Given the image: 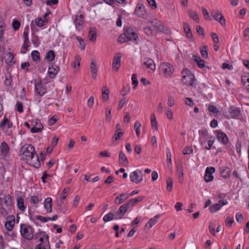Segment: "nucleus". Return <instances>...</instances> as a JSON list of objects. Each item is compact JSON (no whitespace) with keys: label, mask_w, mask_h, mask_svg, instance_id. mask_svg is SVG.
I'll list each match as a JSON object with an SVG mask.
<instances>
[{"label":"nucleus","mask_w":249,"mask_h":249,"mask_svg":"<svg viewBox=\"0 0 249 249\" xmlns=\"http://www.w3.org/2000/svg\"><path fill=\"white\" fill-rule=\"evenodd\" d=\"M22 158L26 160L27 163L36 168L40 166L38 156L35 150L34 147L31 144H25L23 145L20 150Z\"/></svg>","instance_id":"f257e3e1"},{"label":"nucleus","mask_w":249,"mask_h":249,"mask_svg":"<svg viewBox=\"0 0 249 249\" xmlns=\"http://www.w3.org/2000/svg\"><path fill=\"white\" fill-rule=\"evenodd\" d=\"M138 39V36L131 28H124V33L119 36L118 41L124 43L127 41H136Z\"/></svg>","instance_id":"f03ea898"},{"label":"nucleus","mask_w":249,"mask_h":249,"mask_svg":"<svg viewBox=\"0 0 249 249\" xmlns=\"http://www.w3.org/2000/svg\"><path fill=\"white\" fill-rule=\"evenodd\" d=\"M20 231L22 236L25 239L31 240L34 237V229L29 225H20Z\"/></svg>","instance_id":"7ed1b4c3"},{"label":"nucleus","mask_w":249,"mask_h":249,"mask_svg":"<svg viewBox=\"0 0 249 249\" xmlns=\"http://www.w3.org/2000/svg\"><path fill=\"white\" fill-rule=\"evenodd\" d=\"M129 178L132 182L138 184L143 180L142 171L139 169L136 170L130 173Z\"/></svg>","instance_id":"20e7f679"},{"label":"nucleus","mask_w":249,"mask_h":249,"mask_svg":"<svg viewBox=\"0 0 249 249\" xmlns=\"http://www.w3.org/2000/svg\"><path fill=\"white\" fill-rule=\"evenodd\" d=\"M160 69L165 76L171 75L174 71L173 66L167 62L161 64L160 66Z\"/></svg>","instance_id":"39448f33"},{"label":"nucleus","mask_w":249,"mask_h":249,"mask_svg":"<svg viewBox=\"0 0 249 249\" xmlns=\"http://www.w3.org/2000/svg\"><path fill=\"white\" fill-rule=\"evenodd\" d=\"M153 26L158 29L159 31L168 34L169 30L167 27H165L162 22L154 19L151 21Z\"/></svg>","instance_id":"423d86ee"},{"label":"nucleus","mask_w":249,"mask_h":249,"mask_svg":"<svg viewBox=\"0 0 249 249\" xmlns=\"http://www.w3.org/2000/svg\"><path fill=\"white\" fill-rule=\"evenodd\" d=\"M199 139L201 144H204L209 139H212L213 136H209L208 130L206 129L199 130Z\"/></svg>","instance_id":"0eeeda50"},{"label":"nucleus","mask_w":249,"mask_h":249,"mask_svg":"<svg viewBox=\"0 0 249 249\" xmlns=\"http://www.w3.org/2000/svg\"><path fill=\"white\" fill-rule=\"evenodd\" d=\"M189 81V85L191 87V89H195L196 88V86L198 85V82L197 79L196 78L195 76L188 70V81Z\"/></svg>","instance_id":"6e6552de"},{"label":"nucleus","mask_w":249,"mask_h":249,"mask_svg":"<svg viewBox=\"0 0 249 249\" xmlns=\"http://www.w3.org/2000/svg\"><path fill=\"white\" fill-rule=\"evenodd\" d=\"M35 86V90L39 96H42L46 93L47 89L44 86L42 81H37L36 80Z\"/></svg>","instance_id":"1a4fd4ad"},{"label":"nucleus","mask_w":249,"mask_h":249,"mask_svg":"<svg viewBox=\"0 0 249 249\" xmlns=\"http://www.w3.org/2000/svg\"><path fill=\"white\" fill-rule=\"evenodd\" d=\"M130 208H132V207L130 206L128 201L121 206L116 212L119 218L120 219L122 218L123 216L126 213L127 210Z\"/></svg>","instance_id":"9d476101"},{"label":"nucleus","mask_w":249,"mask_h":249,"mask_svg":"<svg viewBox=\"0 0 249 249\" xmlns=\"http://www.w3.org/2000/svg\"><path fill=\"white\" fill-rule=\"evenodd\" d=\"M215 171V168L213 167H208L206 168L204 177V179L206 182H210L213 180V173Z\"/></svg>","instance_id":"9b49d317"},{"label":"nucleus","mask_w":249,"mask_h":249,"mask_svg":"<svg viewBox=\"0 0 249 249\" xmlns=\"http://www.w3.org/2000/svg\"><path fill=\"white\" fill-rule=\"evenodd\" d=\"M60 70L59 67L54 63L49 66L48 75L50 78H54Z\"/></svg>","instance_id":"f8f14e48"},{"label":"nucleus","mask_w":249,"mask_h":249,"mask_svg":"<svg viewBox=\"0 0 249 249\" xmlns=\"http://www.w3.org/2000/svg\"><path fill=\"white\" fill-rule=\"evenodd\" d=\"M134 13L138 17L143 18H145L147 15L144 6L140 3L137 5Z\"/></svg>","instance_id":"ddd939ff"},{"label":"nucleus","mask_w":249,"mask_h":249,"mask_svg":"<svg viewBox=\"0 0 249 249\" xmlns=\"http://www.w3.org/2000/svg\"><path fill=\"white\" fill-rule=\"evenodd\" d=\"M227 204L228 202L227 200L223 199L220 200L218 203L214 205H211L209 207L210 211L211 213H214L216 211L219 210L223 206Z\"/></svg>","instance_id":"4468645a"},{"label":"nucleus","mask_w":249,"mask_h":249,"mask_svg":"<svg viewBox=\"0 0 249 249\" xmlns=\"http://www.w3.org/2000/svg\"><path fill=\"white\" fill-rule=\"evenodd\" d=\"M84 22V17L82 14H77L75 16L74 23L76 29L77 30H80L82 28V25Z\"/></svg>","instance_id":"2eb2a0df"},{"label":"nucleus","mask_w":249,"mask_h":249,"mask_svg":"<svg viewBox=\"0 0 249 249\" xmlns=\"http://www.w3.org/2000/svg\"><path fill=\"white\" fill-rule=\"evenodd\" d=\"M0 204L1 206L4 204L7 208H10L12 204L11 196L8 194L4 196L3 197H0Z\"/></svg>","instance_id":"dca6fc26"},{"label":"nucleus","mask_w":249,"mask_h":249,"mask_svg":"<svg viewBox=\"0 0 249 249\" xmlns=\"http://www.w3.org/2000/svg\"><path fill=\"white\" fill-rule=\"evenodd\" d=\"M5 224V228L9 231H12L15 223V217L13 215L8 216Z\"/></svg>","instance_id":"f3484780"},{"label":"nucleus","mask_w":249,"mask_h":249,"mask_svg":"<svg viewBox=\"0 0 249 249\" xmlns=\"http://www.w3.org/2000/svg\"><path fill=\"white\" fill-rule=\"evenodd\" d=\"M212 15L214 19L218 21L222 26H225L226 25L225 18L220 12L218 11L213 12Z\"/></svg>","instance_id":"a211bd4d"},{"label":"nucleus","mask_w":249,"mask_h":249,"mask_svg":"<svg viewBox=\"0 0 249 249\" xmlns=\"http://www.w3.org/2000/svg\"><path fill=\"white\" fill-rule=\"evenodd\" d=\"M121 55L120 53H117L113 58L112 63V69H115L117 71L121 66Z\"/></svg>","instance_id":"6ab92c4d"},{"label":"nucleus","mask_w":249,"mask_h":249,"mask_svg":"<svg viewBox=\"0 0 249 249\" xmlns=\"http://www.w3.org/2000/svg\"><path fill=\"white\" fill-rule=\"evenodd\" d=\"M0 149L2 156L6 157L8 155L10 148L8 144L5 141L1 142L0 146Z\"/></svg>","instance_id":"aec40b11"},{"label":"nucleus","mask_w":249,"mask_h":249,"mask_svg":"<svg viewBox=\"0 0 249 249\" xmlns=\"http://www.w3.org/2000/svg\"><path fill=\"white\" fill-rule=\"evenodd\" d=\"M216 136L218 141L224 144H226L229 142L227 135L223 132L217 131Z\"/></svg>","instance_id":"412c9836"},{"label":"nucleus","mask_w":249,"mask_h":249,"mask_svg":"<svg viewBox=\"0 0 249 249\" xmlns=\"http://www.w3.org/2000/svg\"><path fill=\"white\" fill-rule=\"evenodd\" d=\"M128 198V194L126 193H122L116 197L114 203L117 205L120 204Z\"/></svg>","instance_id":"4be33fe9"},{"label":"nucleus","mask_w":249,"mask_h":249,"mask_svg":"<svg viewBox=\"0 0 249 249\" xmlns=\"http://www.w3.org/2000/svg\"><path fill=\"white\" fill-rule=\"evenodd\" d=\"M193 59L196 61L197 66L200 69H203L206 67L205 61L202 59L199 55L196 54L194 55L193 56Z\"/></svg>","instance_id":"5701e85b"},{"label":"nucleus","mask_w":249,"mask_h":249,"mask_svg":"<svg viewBox=\"0 0 249 249\" xmlns=\"http://www.w3.org/2000/svg\"><path fill=\"white\" fill-rule=\"evenodd\" d=\"M52 199L51 197L46 198L44 202V206L48 213L52 212Z\"/></svg>","instance_id":"b1692460"},{"label":"nucleus","mask_w":249,"mask_h":249,"mask_svg":"<svg viewBox=\"0 0 249 249\" xmlns=\"http://www.w3.org/2000/svg\"><path fill=\"white\" fill-rule=\"evenodd\" d=\"M177 174L178 175V181L180 183H182L183 182V165L180 162L179 163L178 162L177 169Z\"/></svg>","instance_id":"393cba45"},{"label":"nucleus","mask_w":249,"mask_h":249,"mask_svg":"<svg viewBox=\"0 0 249 249\" xmlns=\"http://www.w3.org/2000/svg\"><path fill=\"white\" fill-rule=\"evenodd\" d=\"M228 112L230 114V117L232 118L238 117L240 113V109L235 107H231L229 108Z\"/></svg>","instance_id":"a878e982"},{"label":"nucleus","mask_w":249,"mask_h":249,"mask_svg":"<svg viewBox=\"0 0 249 249\" xmlns=\"http://www.w3.org/2000/svg\"><path fill=\"white\" fill-rule=\"evenodd\" d=\"M120 219V218H119L118 216L117 215V213H116L115 214L112 213H109L106 214L103 217V220L105 222H107L110 221L112 220H116V219Z\"/></svg>","instance_id":"bb28decb"},{"label":"nucleus","mask_w":249,"mask_h":249,"mask_svg":"<svg viewBox=\"0 0 249 249\" xmlns=\"http://www.w3.org/2000/svg\"><path fill=\"white\" fill-rule=\"evenodd\" d=\"M143 65H145L147 68L150 69L153 72H154L156 69L155 64L152 59H147V60L143 63Z\"/></svg>","instance_id":"cd10ccee"},{"label":"nucleus","mask_w":249,"mask_h":249,"mask_svg":"<svg viewBox=\"0 0 249 249\" xmlns=\"http://www.w3.org/2000/svg\"><path fill=\"white\" fill-rule=\"evenodd\" d=\"M160 215H156L154 217L151 218L148 222L146 224V227H149L150 228H152L154 225H155L158 221V219L159 218Z\"/></svg>","instance_id":"c85d7f7f"},{"label":"nucleus","mask_w":249,"mask_h":249,"mask_svg":"<svg viewBox=\"0 0 249 249\" xmlns=\"http://www.w3.org/2000/svg\"><path fill=\"white\" fill-rule=\"evenodd\" d=\"M119 160L120 163L123 165H127L128 164L127 159L123 151H121L119 153Z\"/></svg>","instance_id":"c756f323"},{"label":"nucleus","mask_w":249,"mask_h":249,"mask_svg":"<svg viewBox=\"0 0 249 249\" xmlns=\"http://www.w3.org/2000/svg\"><path fill=\"white\" fill-rule=\"evenodd\" d=\"M228 168L227 167L222 166L220 168V173L221 176L224 178H228L231 176V171L228 170Z\"/></svg>","instance_id":"7c9ffc66"},{"label":"nucleus","mask_w":249,"mask_h":249,"mask_svg":"<svg viewBox=\"0 0 249 249\" xmlns=\"http://www.w3.org/2000/svg\"><path fill=\"white\" fill-rule=\"evenodd\" d=\"M90 69L92 73V78L95 79L97 77V68L95 62L92 61L91 62Z\"/></svg>","instance_id":"2f4dec72"},{"label":"nucleus","mask_w":249,"mask_h":249,"mask_svg":"<svg viewBox=\"0 0 249 249\" xmlns=\"http://www.w3.org/2000/svg\"><path fill=\"white\" fill-rule=\"evenodd\" d=\"M24 198L21 197H18L17 198V206L21 211H24L26 209V207L24 204Z\"/></svg>","instance_id":"473e14b6"},{"label":"nucleus","mask_w":249,"mask_h":249,"mask_svg":"<svg viewBox=\"0 0 249 249\" xmlns=\"http://www.w3.org/2000/svg\"><path fill=\"white\" fill-rule=\"evenodd\" d=\"M109 91L106 87H103L102 91V98L104 101H107L109 99Z\"/></svg>","instance_id":"72a5a7b5"},{"label":"nucleus","mask_w":249,"mask_h":249,"mask_svg":"<svg viewBox=\"0 0 249 249\" xmlns=\"http://www.w3.org/2000/svg\"><path fill=\"white\" fill-rule=\"evenodd\" d=\"M144 198L143 196H141L137 198H132L128 201L130 206L133 208L138 203L142 201Z\"/></svg>","instance_id":"f704fd0d"},{"label":"nucleus","mask_w":249,"mask_h":249,"mask_svg":"<svg viewBox=\"0 0 249 249\" xmlns=\"http://www.w3.org/2000/svg\"><path fill=\"white\" fill-rule=\"evenodd\" d=\"M144 198L143 196H141L137 198H132L128 201L130 206L133 208L138 203L142 201Z\"/></svg>","instance_id":"c9c22d12"},{"label":"nucleus","mask_w":249,"mask_h":249,"mask_svg":"<svg viewBox=\"0 0 249 249\" xmlns=\"http://www.w3.org/2000/svg\"><path fill=\"white\" fill-rule=\"evenodd\" d=\"M89 39L91 41H95L97 37L96 31L94 29L90 28L88 35Z\"/></svg>","instance_id":"e433bc0d"},{"label":"nucleus","mask_w":249,"mask_h":249,"mask_svg":"<svg viewBox=\"0 0 249 249\" xmlns=\"http://www.w3.org/2000/svg\"><path fill=\"white\" fill-rule=\"evenodd\" d=\"M55 56L54 52L53 50H50L46 53L45 58L48 61L51 62L54 59Z\"/></svg>","instance_id":"4c0bfd02"},{"label":"nucleus","mask_w":249,"mask_h":249,"mask_svg":"<svg viewBox=\"0 0 249 249\" xmlns=\"http://www.w3.org/2000/svg\"><path fill=\"white\" fill-rule=\"evenodd\" d=\"M35 249H50V245L49 240H46V243L44 244L40 243L37 245Z\"/></svg>","instance_id":"58836bf2"},{"label":"nucleus","mask_w":249,"mask_h":249,"mask_svg":"<svg viewBox=\"0 0 249 249\" xmlns=\"http://www.w3.org/2000/svg\"><path fill=\"white\" fill-rule=\"evenodd\" d=\"M151 123L152 129L158 130V122L154 114H152L151 116Z\"/></svg>","instance_id":"ea45409f"},{"label":"nucleus","mask_w":249,"mask_h":249,"mask_svg":"<svg viewBox=\"0 0 249 249\" xmlns=\"http://www.w3.org/2000/svg\"><path fill=\"white\" fill-rule=\"evenodd\" d=\"M166 158L168 162L167 166L169 168H171L172 167V160H171V153L170 151L169 148H166Z\"/></svg>","instance_id":"a19ab883"},{"label":"nucleus","mask_w":249,"mask_h":249,"mask_svg":"<svg viewBox=\"0 0 249 249\" xmlns=\"http://www.w3.org/2000/svg\"><path fill=\"white\" fill-rule=\"evenodd\" d=\"M189 16L191 18H192L194 21H196L197 23L199 22L198 15L196 11H190Z\"/></svg>","instance_id":"79ce46f5"},{"label":"nucleus","mask_w":249,"mask_h":249,"mask_svg":"<svg viewBox=\"0 0 249 249\" xmlns=\"http://www.w3.org/2000/svg\"><path fill=\"white\" fill-rule=\"evenodd\" d=\"M207 48V46L204 45L200 49L201 55H202V57L205 59L207 58L208 57Z\"/></svg>","instance_id":"37998d69"},{"label":"nucleus","mask_w":249,"mask_h":249,"mask_svg":"<svg viewBox=\"0 0 249 249\" xmlns=\"http://www.w3.org/2000/svg\"><path fill=\"white\" fill-rule=\"evenodd\" d=\"M76 39L79 42V47L82 50H84L86 48V44L84 42V40L82 37L80 36H76Z\"/></svg>","instance_id":"c03bdc74"},{"label":"nucleus","mask_w":249,"mask_h":249,"mask_svg":"<svg viewBox=\"0 0 249 249\" xmlns=\"http://www.w3.org/2000/svg\"><path fill=\"white\" fill-rule=\"evenodd\" d=\"M31 56L34 61H37L40 59V54L37 51L34 50L32 51Z\"/></svg>","instance_id":"a18cd8bd"},{"label":"nucleus","mask_w":249,"mask_h":249,"mask_svg":"<svg viewBox=\"0 0 249 249\" xmlns=\"http://www.w3.org/2000/svg\"><path fill=\"white\" fill-rule=\"evenodd\" d=\"M167 190L171 192L173 188V180L171 178H168L166 179Z\"/></svg>","instance_id":"49530a36"},{"label":"nucleus","mask_w":249,"mask_h":249,"mask_svg":"<svg viewBox=\"0 0 249 249\" xmlns=\"http://www.w3.org/2000/svg\"><path fill=\"white\" fill-rule=\"evenodd\" d=\"M141 124L138 121L136 122L134 124V129L135 130L136 135L138 137H139L141 132Z\"/></svg>","instance_id":"de8ad7c7"},{"label":"nucleus","mask_w":249,"mask_h":249,"mask_svg":"<svg viewBox=\"0 0 249 249\" xmlns=\"http://www.w3.org/2000/svg\"><path fill=\"white\" fill-rule=\"evenodd\" d=\"M175 103H176V101H175V99L174 98V97L171 95H169L168 96V100H167L168 106L170 107H172L175 105Z\"/></svg>","instance_id":"09e8293b"},{"label":"nucleus","mask_w":249,"mask_h":249,"mask_svg":"<svg viewBox=\"0 0 249 249\" xmlns=\"http://www.w3.org/2000/svg\"><path fill=\"white\" fill-rule=\"evenodd\" d=\"M41 235H43L44 237H45V240L48 241L49 239V235L45 233L44 231H40L37 233L36 234H35V239H39V238L40 237Z\"/></svg>","instance_id":"8fccbe9b"},{"label":"nucleus","mask_w":249,"mask_h":249,"mask_svg":"<svg viewBox=\"0 0 249 249\" xmlns=\"http://www.w3.org/2000/svg\"><path fill=\"white\" fill-rule=\"evenodd\" d=\"M124 135V133L122 131L116 132L112 138V141L114 140L117 141L122 137Z\"/></svg>","instance_id":"3c124183"},{"label":"nucleus","mask_w":249,"mask_h":249,"mask_svg":"<svg viewBox=\"0 0 249 249\" xmlns=\"http://www.w3.org/2000/svg\"><path fill=\"white\" fill-rule=\"evenodd\" d=\"M202 12L203 15L204 16V18L206 20H210L211 19L210 15L208 11L205 8H202Z\"/></svg>","instance_id":"603ef678"},{"label":"nucleus","mask_w":249,"mask_h":249,"mask_svg":"<svg viewBox=\"0 0 249 249\" xmlns=\"http://www.w3.org/2000/svg\"><path fill=\"white\" fill-rule=\"evenodd\" d=\"M4 82L5 86H10L12 82L11 76L10 75H5V79Z\"/></svg>","instance_id":"864d4df0"},{"label":"nucleus","mask_w":249,"mask_h":249,"mask_svg":"<svg viewBox=\"0 0 249 249\" xmlns=\"http://www.w3.org/2000/svg\"><path fill=\"white\" fill-rule=\"evenodd\" d=\"M28 27H27L26 29H25L23 32L24 42L25 43V44H28L29 41L28 38Z\"/></svg>","instance_id":"5fc2aeb1"},{"label":"nucleus","mask_w":249,"mask_h":249,"mask_svg":"<svg viewBox=\"0 0 249 249\" xmlns=\"http://www.w3.org/2000/svg\"><path fill=\"white\" fill-rule=\"evenodd\" d=\"M13 28L15 31L18 30L20 26L19 21L16 19H14L12 22Z\"/></svg>","instance_id":"6e6d98bb"},{"label":"nucleus","mask_w":249,"mask_h":249,"mask_svg":"<svg viewBox=\"0 0 249 249\" xmlns=\"http://www.w3.org/2000/svg\"><path fill=\"white\" fill-rule=\"evenodd\" d=\"M131 79L132 81V84L134 85L133 89H135L138 84V81L137 78V74L135 73L133 74L132 75Z\"/></svg>","instance_id":"4d7b16f0"},{"label":"nucleus","mask_w":249,"mask_h":249,"mask_svg":"<svg viewBox=\"0 0 249 249\" xmlns=\"http://www.w3.org/2000/svg\"><path fill=\"white\" fill-rule=\"evenodd\" d=\"M107 4L111 5L115 2H118L119 3H123L124 2L125 0H103Z\"/></svg>","instance_id":"13d9d810"},{"label":"nucleus","mask_w":249,"mask_h":249,"mask_svg":"<svg viewBox=\"0 0 249 249\" xmlns=\"http://www.w3.org/2000/svg\"><path fill=\"white\" fill-rule=\"evenodd\" d=\"M182 78H181V82L183 83V84H186L187 82L186 81V77L187 76V69L186 68H184L182 71Z\"/></svg>","instance_id":"bf43d9fd"},{"label":"nucleus","mask_w":249,"mask_h":249,"mask_svg":"<svg viewBox=\"0 0 249 249\" xmlns=\"http://www.w3.org/2000/svg\"><path fill=\"white\" fill-rule=\"evenodd\" d=\"M7 57L5 59V63L7 64L11 63L14 59L13 54L10 52L7 54Z\"/></svg>","instance_id":"052dcab7"},{"label":"nucleus","mask_w":249,"mask_h":249,"mask_svg":"<svg viewBox=\"0 0 249 249\" xmlns=\"http://www.w3.org/2000/svg\"><path fill=\"white\" fill-rule=\"evenodd\" d=\"M165 114L167 117L170 120L173 119V112L171 109L167 108H165Z\"/></svg>","instance_id":"680f3d73"},{"label":"nucleus","mask_w":249,"mask_h":249,"mask_svg":"<svg viewBox=\"0 0 249 249\" xmlns=\"http://www.w3.org/2000/svg\"><path fill=\"white\" fill-rule=\"evenodd\" d=\"M81 57L79 55H76L75 57V63L74 68H76V67L79 68L80 66Z\"/></svg>","instance_id":"e2e57ef3"},{"label":"nucleus","mask_w":249,"mask_h":249,"mask_svg":"<svg viewBox=\"0 0 249 249\" xmlns=\"http://www.w3.org/2000/svg\"><path fill=\"white\" fill-rule=\"evenodd\" d=\"M36 218L43 223L49 221V217H44L39 215L36 216Z\"/></svg>","instance_id":"0e129e2a"},{"label":"nucleus","mask_w":249,"mask_h":249,"mask_svg":"<svg viewBox=\"0 0 249 249\" xmlns=\"http://www.w3.org/2000/svg\"><path fill=\"white\" fill-rule=\"evenodd\" d=\"M233 222V219L232 218L228 216L225 220V224L227 227H231Z\"/></svg>","instance_id":"69168bd1"},{"label":"nucleus","mask_w":249,"mask_h":249,"mask_svg":"<svg viewBox=\"0 0 249 249\" xmlns=\"http://www.w3.org/2000/svg\"><path fill=\"white\" fill-rule=\"evenodd\" d=\"M17 111L21 113L23 111V104L22 102L20 101H18L17 103Z\"/></svg>","instance_id":"338daca9"},{"label":"nucleus","mask_w":249,"mask_h":249,"mask_svg":"<svg viewBox=\"0 0 249 249\" xmlns=\"http://www.w3.org/2000/svg\"><path fill=\"white\" fill-rule=\"evenodd\" d=\"M243 36L246 40L249 39V28H247L243 31Z\"/></svg>","instance_id":"774afa93"}]
</instances>
